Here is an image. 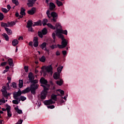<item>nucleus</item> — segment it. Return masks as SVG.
<instances>
[{
  "label": "nucleus",
  "mask_w": 124,
  "mask_h": 124,
  "mask_svg": "<svg viewBox=\"0 0 124 124\" xmlns=\"http://www.w3.org/2000/svg\"><path fill=\"white\" fill-rule=\"evenodd\" d=\"M7 88L8 90H10V86H9V83L6 84Z\"/></svg>",
  "instance_id": "69168bd1"
},
{
  "label": "nucleus",
  "mask_w": 124,
  "mask_h": 124,
  "mask_svg": "<svg viewBox=\"0 0 124 124\" xmlns=\"http://www.w3.org/2000/svg\"><path fill=\"white\" fill-rule=\"evenodd\" d=\"M40 83L42 85H46L48 84V80H47V79H46L45 78H44V77H42L40 79Z\"/></svg>",
  "instance_id": "423d86ee"
},
{
  "label": "nucleus",
  "mask_w": 124,
  "mask_h": 124,
  "mask_svg": "<svg viewBox=\"0 0 124 124\" xmlns=\"http://www.w3.org/2000/svg\"><path fill=\"white\" fill-rule=\"evenodd\" d=\"M57 96H58V95L53 94L51 95V99H52L53 100H55V101H57V99L58 98Z\"/></svg>",
  "instance_id": "c756f323"
},
{
  "label": "nucleus",
  "mask_w": 124,
  "mask_h": 124,
  "mask_svg": "<svg viewBox=\"0 0 124 124\" xmlns=\"http://www.w3.org/2000/svg\"><path fill=\"white\" fill-rule=\"evenodd\" d=\"M58 28H62V26H61V23H57L55 25V29H56V30H61V29H58Z\"/></svg>",
  "instance_id": "72a5a7b5"
},
{
  "label": "nucleus",
  "mask_w": 124,
  "mask_h": 124,
  "mask_svg": "<svg viewBox=\"0 0 124 124\" xmlns=\"http://www.w3.org/2000/svg\"><path fill=\"white\" fill-rule=\"evenodd\" d=\"M7 116H8V117H9V118L12 117V112H11V111H8V112H7Z\"/></svg>",
  "instance_id": "3c124183"
},
{
  "label": "nucleus",
  "mask_w": 124,
  "mask_h": 124,
  "mask_svg": "<svg viewBox=\"0 0 124 124\" xmlns=\"http://www.w3.org/2000/svg\"><path fill=\"white\" fill-rule=\"evenodd\" d=\"M54 103H55V102L53 101V100L52 99L45 100L44 102V104H45V105H46V106L51 105V104H54Z\"/></svg>",
  "instance_id": "0eeeda50"
},
{
  "label": "nucleus",
  "mask_w": 124,
  "mask_h": 124,
  "mask_svg": "<svg viewBox=\"0 0 124 124\" xmlns=\"http://www.w3.org/2000/svg\"><path fill=\"white\" fill-rule=\"evenodd\" d=\"M1 10L4 13H7V12H8V11L7 10V9H6L5 8H2L1 9Z\"/></svg>",
  "instance_id": "49530a36"
},
{
  "label": "nucleus",
  "mask_w": 124,
  "mask_h": 124,
  "mask_svg": "<svg viewBox=\"0 0 124 124\" xmlns=\"http://www.w3.org/2000/svg\"><path fill=\"white\" fill-rule=\"evenodd\" d=\"M28 78L30 82L32 80H34L35 78H34V76H33V74H32V73L31 72L29 73L28 74Z\"/></svg>",
  "instance_id": "9b49d317"
},
{
  "label": "nucleus",
  "mask_w": 124,
  "mask_h": 124,
  "mask_svg": "<svg viewBox=\"0 0 124 124\" xmlns=\"http://www.w3.org/2000/svg\"><path fill=\"white\" fill-rule=\"evenodd\" d=\"M47 26L48 27V28L51 29V30H56V27L53 26V25H52L51 23H47Z\"/></svg>",
  "instance_id": "a878e982"
},
{
  "label": "nucleus",
  "mask_w": 124,
  "mask_h": 124,
  "mask_svg": "<svg viewBox=\"0 0 124 124\" xmlns=\"http://www.w3.org/2000/svg\"><path fill=\"white\" fill-rule=\"evenodd\" d=\"M30 82L31 83L34 84V85H35V84H37V83H38V80L37 79H32Z\"/></svg>",
  "instance_id": "58836bf2"
},
{
  "label": "nucleus",
  "mask_w": 124,
  "mask_h": 124,
  "mask_svg": "<svg viewBox=\"0 0 124 124\" xmlns=\"http://www.w3.org/2000/svg\"><path fill=\"white\" fill-rule=\"evenodd\" d=\"M56 8V5L53 2L49 3V10L51 11H53Z\"/></svg>",
  "instance_id": "9d476101"
},
{
  "label": "nucleus",
  "mask_w": 124,
  "mask_h": 124,
  "mask_svg": "<svg viewBox=\"0 0 124 124\" xmlns=\"http://www.w3.org/2000/svg\"><path fill=\"white\" fill-rule=\"evenodd\" d=\"M61 38L62 40L61 44H62V46H63L65 48V47L67 46L68 43L66 39H64V36H63V35H60V38Z\"/></svg>",
  "instance_id": "39448f33"
},
{
  "label": "nucleus",
  "mask_w": 124,
  "mask_h": 124,
  "mask_svg": "<svg viewBox=\"0 0 124 124\" xmlns=\"http://www.w3.org/2000/svg\"><path fill=\"white\" fill-rule=\"evenodd\" d=\"M28 3H27V5H28L29 7H32L35 2L31 0H28Z\"/></svg>",
  "instance_id": "f8f14e48"
},
{
  "label": "nucleus",
  "mask_w": 124,
  "mask_h": 124,
  "mask_svg": "<svg viewBox=\"0 0 124 124\" xmlns=\"http://www.w3.org/2000/svg\"><path fill=\"white\" fill-rule=\"evenodd\" d=\"M41 87H43V88H44V90L42 91V92H44V93H48V92H47V91L49 90V89H48L46 86L41 84Z\"/></svg>",
  "instance_id": "4be33fe9"
},
{
  "label": "nucleus",
  "mask_w": 124,
  "mask_h": 124,
  "mask_svg": "<svg viewBox=\"0 0 124 124\" xmlns=\"http://www.w3.org/2000/svg\"><path fill=\"white\" fill-rule=\"evenodd\" d=\"M58 92H60V93L61 94H62V95H63V94H64V91H63V90L59 89Z\"/></svg>",
  "instance_id": "864d4df0"
},
{
  "label": "nucleus",
  "mask_w": 124,
  "mask_h": 124,
  "mask_svg": "<svg viewBox=\"0 0 124 124\" xmlns=\"http://www.w3.org/2000/svg\"><path fill=\"white\" fill-rule=\"evenodd\" d=\"M31 27H33V23H32V20H29L27 22L26 28H31Z\"/></svg>",
  "instance_id": "4468645a"
},
{
  "label": "nucleus",
  "mask_w": 124,
  "mask_h": 124,
  "mask_svg": "<svg viewBox=\"0 0 124 124\" xmlns=\"http://www.w3.org/2000/svg\"><path fill=\"white\" fill-rule=\"evenodd\" d=\"M46 46L47 43H46V42H44L40 45V48L42 49V50H44V48H46Z\"/></svg>",
  "instance_id": "5701e85b"
},
{
  "label": "nucleus",
  "mask_w": 124,
  "mask_h": 124,
  "mask_svg": "<svg viewBox=\"0 0 124 124\" xmlns=\"http://www.w3.org/2000/svg\"><path fill=\"white\" fill-rule=\"evenodd\" d=\"M30 91L32 94H34V95L36 93L35 91L36 90L34 88H32L31 87V88L30 89Z\"/></svg>",
  "instance_id": "e433bc0d"
},
{
  "label": "nucleus",
  "mask_w": 124,
  "mask_h": 124,
  "mask_svg": "<svg viewBox=\"0 0 124 124\" xmlns=\"http://www.w3.org/2000/svg\"><path fill=\"white\" fill-rule=\"evenodd\" d=\"M56 84L59 86H62L63 84V81L62 79H60V80L56 81Z\"/></svg>",
  "instance_id": "bb28decb"
},
{
  "label": "nucleus",
  "mask_w": 124,
  "mask_h": 124,
  "mask_svg": "<svg viewBox=\"0 0 124 124\" xmlns=\"http://www.w3.org/2000/svg\"><path fill=\"white\" fill-rule=\"evenodd\" d=\"M56 56H60L61 55V53H60V51H57L56 52Z\"/></svg>",
  "instance_id": "e2e57ef3"
},
{
  "label": "nucleus",
  "mask_w": 124,
  "mask_h": 124,
  "mask_svg": "<svg viewBox=\"0 0 124 124\" xmlns=\"http://www.w3.org/2000/svg\"><path fill=\"white\" fill-rule=\"evenodd\" d=\"M19 44V41L17 39H14L12 41V45L13 46H16Z\"/></svg>",
  "instance_id": "aec40b11"
},
{
  "label": "nucleus",
  "mask_w": 124,
  "mask_h": 124,
  "mask_svg": "<svg viewBox=\"0 0 124 124\" xmlns=\"http://www.w3.org/2000/svg\"><path fill=\"white\" fill-rule=\"evenodd\" d=\"M39 61L40 62H46V57L43 55L40 58H39Z\"/></svg>",
  "instance_id": "412c9836"
},
{
  "label": "nucleus",
  "mask_w": 124,
  "mask_h": 124,
  "mask_svg": "<svg viewBox=\"0 0 124 124\" xmlns=\"http://www.w3.org/2000/svg\"><path fill=\"white\" fill-rule=\"evenodd\" d=\"M47 23H48V19H44L42 22L43 26H45L46 25L47 26Z\"/></svg>",
  "instance_id": "473e14b6"
},
{
  "label": "nucleus",
  "mask_w": 124,
  "mask_h": 124,
  "mask_svg": "<svg viewBox=\"0 0 124 124\" xmlns=\"http://www.w3.org/2000/svg\"><path fill=\"white\" fill-rule=\"evenodd\" d=\"M33 42H38V37L35 36L33 38Z\"/></svg>",
  "instance_id": "09e8293b"
},
{
  "label": "nucleus",
  "mask_w": 124,
  "mask_h": 124,
  "mask_svg": "<svg viewBox=\"0 0 124 124\" xmlns=\"http://www.w3.org/2000/svg\"><path fill=\"white\" fill-rule=\"evenodd\" d=\"M4 18V15H3V14L0 13V21H2Z\"/></svg>",
  "instance_id": "a19ab883"
},
{
  "label": "nucleus",
  "mask_w": 124,
  "mask_h": 124,
  "mask_svg": "<svg viewBox=\"0 0 124 124\" xmlns=\"http://www.w3.org/2000/svg\"><path fill=\"white\" fill-rule=\"evenodd\" d=\"M41 20H39L36 22H34V24L33 25V27H35V26H42Z\"/></svg>",
  "instance_id": "b1692460"
},
{
  "label": "nucleus",
  "mask_w": 124,
  "mask_h": 124,
  "mask_svg": "<svg viewBox=\"0 0 124 124\" xmlns=\"http://www.w3.org/2000/svg\"><path fill=\"white\" fill-rule=\"evenodd\" d=\"M17 123H18V124H22V123H23V120L20 119L18 120V121Z\"/></svg>",
  "instance_id": "680f3d73"
},
{
  "label": "nucleus",
  "mask_w": 124,
  "mask_h": 124,
  "mask_svg": "<svg viewBox=\"0 0 124 124\" xmlns=\"http://www.w3.org/2000/svg\"><path fill=\"white\" fill-rule=\"evenodd\" d=\"M8 23H9V27H13V26H14V25H16V23H15V22H14V21H12V22H8Z\"/></svg>",
  "instance_id": "4c0bfd02"
},
{
  "label": "nucleus",
  "mask_w": 124,
  "mask_h": 124,
  "mask_svg": "<svg viewBox=\"0 0 124 124\" xmlns=\"http://www.w3.org/2000/svg\"><path fill=\"white\" fill-rule=\"evenodd\" d=\"M8 62H9V64L10 66H13V60L12 59L10 58L8 60Z\"/></svg>",
  "instance_id": "cd10ccee"
},
{
  "label": "nucleus",
  "mask_w": 124,
  "mask_h": 124,
  "mask_svg": "<svg viewBox=\"0 0 124 124\" xmlns=\"http://www.w3.org/2000/svg\"><path fill=\"white\" fill-rule=\"evenodd\" d=\"M62 54L64 56L66 54V50H63L62 51Z\"/></svg>",
  "instance_id": "338daca9"
},
{
  "label": "nucleus",
  "mask_w": 124,
  "mask_h": 124,
  "mask_svg": "<svg viewBox=\"0 0 124 124\" xmlns=\"http://www.w3.org/2000/svg\"><path fill=\"white\" fill-rule=\"evenodd\" d=\"M2 35H3V37H4L6 41H9V37H8V35H7V34H6L5 33H3Z\"/></svg>",
  "instance_id": "393cba45"
},
{
  "label": "nucleus",
  "mask_w": 124,
  "mask_h": 124,
  "mask_svg": "<svg viewBox=\"0 0 124 124\" xmlns=\"http://www.w3.org/2000/svg\"><path fill=\"white\" fill-rule=\"evenodd\" d=\"M42 32L44 35H45L47 34L48 32V31L47 30V29L46 28H44L43 30L42 31Z\"/></svg>",
  "instance_id": "7c9ffc66"
},
{
  "label": "nucleus",
  "mask_w": 124,
  "mask_h": 124,
  "mask_svg": "<svg viewBox=\"0 0 124 124\" xmlns=\"http://www.w3.org/2000/svg\"><path fill=\"white\" fill-rule=\"evenodd\" d=\"M35 8L32 7L30 10L28 11L27 13H28L29 15H33V14L35 13Z\"/></svg>",
  "instance_id": "6e6552de"
},
{
  "label": "nucleus",
  "mask_w": 124,
  "mask_h": 124,
  "mask_svg": "<svg viewBox=\"0 0 124 124\" xmlns=\"http://www.w3.org/2000/svg\"><path fill=\"white\" fill-rule=\"evenodd\" d=\"M6 110L7 111V112H10L11 111V107H10V106L8 105H6Z\"/></svg>",
  "instance_id": "f704fd0d"
},
{
  "label": "nucleus",
  "mask_w": 124,
  "mask_h": 124,
  "mask_svg": "<svg viewBox=\"0 0 124 124\" xmlns=\"http://www.w3.org/2000/svg\"><path fill=\"white\" fill-rule=\"evenodd\" d=\"M2 89H1V92L2 93V92L4 91H6V87L3 86L2 87Z\"/></svg>",
  "instance_id": "4d7b16f0"
},
{
  "label": "nucleus",
  "mask_w": 124,
  "mask_h": 124,
  "mask_svg": "<svg viewBox=\"0 0 124 124\" xmlns=\"http://www.w3.org/2000/svg\"><path fill=\"white\" fill-rule=\"evenodd\" d=\"M0 26L2 28H4L5 29V28H9V22H8L7 23H5L4 22H1Z\"/></svg>",
  "instance_id": "ddd939ff"
},
{
  "label": "nucleus",
  "mask_w": 124,
  "mask_h": 124,
  "mask_svg": "<svg viewBox=\"0 0 124 124\" xmlns=\"http://www.w3.org/2000/svg\"><path fill=\"white\" fill-rule=\"evenodd\" d=\"M24 69L25 72H28V71H29V67L27 66H24Z\"/></svg>",
  "instance_id": "13d9d810"
},
{
  "label": "nucleus",
  "mask_w": 124,
  "mask_h": 124,
  "mask_svg": "<svg viewBox=\"0 0 124 124\" xmlns=\"http://www.w3.org/2000/svg\"><path fill=\"white\" fill-rule=\"evenodd\" d=\"M47 93L42 92L41 93V100H44L46 99V97L47 96Z\"/></svg>",
  "instance_id": "1a4fd4ad"
},
{
  "label": "nucleus",
  "mask_w": 124,
  "mask_h": 124,
  "mask_svg": "<svg viewBox=\"0 0 124 124\" xmlns=\"http://www.w3.org/2000/svg\"><path fill=\"white\" fill-rule=\"evenodd\" d=\"M27 29H28V31H31V32H33V31H34L33 30V28H32V27L27 28Z\"/></svg>",
  "instance_id": "a18cd8bd"
},
{
  "label": "nucleus",
  "mask_w": 124,
  "mask_h": 124,
  "mask_svg": "<svg viewBox=\"0 0 124 124\" xmlns=\"http://www.w3.org/2000/svg\"><path fill=\"white\" fill-rule=\"evenodd\" d=\"M16 112L18 113V114H23V111H22L21 109L18 110Z\"/></svg>",
  "instance_id": "bf43d9fd"
},
{
  "label": "nucleus",
  "mask_w": 124,
  "mask_h": 124,
  "mask_svg": "<svg viewBox=\"0 0 124 124\" xmlns=\"http://www.w3.org/2000/svg\"><path fill=\"white\" fill-rule=\"evenodd\" d=\"M11 87H13L14 89H17V84L15 82H13Z\"/></svg>",
  "instance_id": "ea45409f"
},
{
  "label": "nucleus",
  "mask_w": 124,
  "mask_h": 124,
  "mask_svg": "<svg viewBox=\"0 0 124 124\" xmlns=\"http://www.w3.org/2000/svg\"><path fill=\"white\" fill-rule=\"evenodd\" d=\"M33 46L34 47H38V42H33Z\"/></svg>",
  "instance_id": "5fc2aeb1"
},
{
  "label": "nucleus",
  "mask_w": 124,
  "mask_h": 124,
  "mask_svg": "<svg viewBox=\"0 0 124 124\" xmlns=\"http://www.w3.org/2000/svg\"><path fill=\"white\" fill-rule=\"evenodd\" d=\"M52 36L54 39L53 42H56V34L54 32L52 33Z\"/></svg>",
  "instance_id": "c03bdc74"
},
{
  "label": "nucleus",
  "mask_w": 124,
  "mask_h": 124,
  "mask_svg": "<svg viewBox=\"0 0 124 124\" xmlns=\"http://www.w3.org/2000/svg\"><path fill=\"white\" fill-rule=\"evenodd\" d=\"M62 68H63V66H62L61 67H59L57 68V72H56L53 75V78L55 80H58L60 78V75H61V73L62 72Z\"/></svg>",
  "instance_id": "7ed1b4c3"
},
{
  "label": "nucleus",
  "mask_w": 124,
  "mask_h": 124,
  "mask_svg": "<svg viewBox=\"0 0 124 124\" xmlns=\"http://www.w3.org/2000/svg\"><path fill=\"white\" fill-rule=\"evenodd\" d=\"M20 98L21 101H25L27 99V98L24 96H20Z\"/></svg>",
  "instance_id": "79ce46f5"
},
{
  "label": "nucleus",
  "mask_w": 124,
  "mask_h": 124,
  "mask_svg": "<svg viewBox=\"0 0 124 124\" xmlns=\"http://www.w3.org/2000/svg\"><path fill=\"white\" fill-rule=\"evenodd\" d=\"M6 63H7V62H3L1 63V66H4V65H6Z\"/></svg>",
  "instance_id": "052dcab7"
},
{
  "label": "nucleus",
  "mask_w": 124,
  "mask_h": 124,
  "mask_svg": "<svg viewBox=\"0 0 124 124\" xmlns=\"http://www.w3.org/2000/svg\"><path fill=\"white\" fill-rule=\"evenodd\" d=\"M2 94L6 98H8V96H10V93H7V91H2Z\"/></svg>",
  "instance_id": "2eb2a0df"
},
{
  "label": "nucleus",
  "mask_w": 124,
  "mask_h": 124,
  "mask_svg": "<svg viewBox=\"0 0 124 124\" xmlns=\"http://www.w3.org/2000/svg\"><path fill=\"white\" fill-rule=\"evenodd\" d=\"M7 9H8V11L10 9H11V6H10V5L8 4L7 5Z\"/></svg>",
  "instance_id": "0e129e2a"
},
{
  "label": "nucleus",
  "mask_w": 124,
  "mask_h": 124,
  "mask_svg": "<svg viewBox=\"0 0 124 124\" xmlns=\"http://www.w3.org/2000/svg\"><path fill=\"white\" fill-rule=\"evenodd\" d=\"M30 92H31V89H30V87H27L21 91V94L22 93H30Z\"/></svg>",
  "instance_id": "dca6fc26"
},
{
  "label": "nucleus",
  "mask_w": 124,
  "mask_h": 124,
  "mask_svg": "<svg viewBox=\"0 0 124 124\" xmlns=\"http://www.w3.org/2000/svg\"><path fill=\"white\" fill-rule=\"evenodd\" d=\"M32 43H33L32 42H29V46H32Z\"/></svg>",
  "instance_id": "774afa93"
},
{
  "label": "nucleus",
  "mask_w": 124,
  "mask_h": 124,
  "mask_svg": "<svg viewBox=\"0 0 124 124\" xmlns=\"http://www.w3.org/2000/svg\"><path fill=\"white\" fill-rule=\"evenodd\" d=\"M18 91L17 92H15L13 93V98L17 100V101H21V98H18L19 96H21L22 95V91H21V89L18 88Z\"/></svg>",
  "instance_id": "f03ea898"
},
{
  "label": "nucleus",
  "mask_w": 124,
  "mask_h": 124,
  "mask_svg": "<svg viewBox=\"0 0 124 124\" xmlns=\"http://www.w3.org/2000/svg\"><path fill=\"white\" fill-rule=\"evenodd\" d=\"M65 34L67 35V30H63L62 29H57V32H56V35L59 38H61L60 35H62V34Z\"/></svg>",
  "instance_id": "20e7f679"
},
{
  "label": "nucleus",
  "mask_w": 124,
  "mask_h": 124,
  "mask_svg": "<svg viewBox=\"0 0 124 124\" xmlns=\"http://www.w3.org/2000/svg\"><path fill=\"white\" fill-rule=\"evenodd\" d=\"M46 15L50 19L51 17L52 18H51V22H52L53 23H56L57 22V19H58V14L55 12H51V14H50V11L48 10L46 11Z\"/></svg>",
  "instance_id": "f257e3e1"
},
{
  "label": "nucleus",
  "mask_w": 124,
  "mask_h": 124,
  "mask_svg": "<svg viewBox=\"0 0 124 124\" xmlns=\"http://www.w3.org/2000/svg\"><path fill=\"white\" fill-rule=\"evenodd\" d=\"M56 4H57L58 6H62V2L61 1H59L58 0H56Z\"/></svg>",
  "instance_id": "c9c22d12"
},
{
  "label": "nucleus",
  "mask_w": 124,
  "mask_h": 124,
  "mask_svg": "<svg viewBox=\"0 0 124 124\" xmlns=\"http://www.w3.org/2000/svg\"><path fill=\"white\" fill-rule=\"evenodd\" d=\"M26 11V9H24V8H21L20 10V15H22V16H25L26 15V13L25 12Z\"/></svg>",
  "instance_id": "6ab92c4d"
},
{
  "label": "nucleus",
  "mask_w": 124,
  "mask_h": 124,
  "mask_svg": "<svg viewBox=\"0 0 124 124\" xmlns=\"http://www.w3.org/2000/svg\"><path fill=\"white\" fill-rule=\"evenodd\" d=\"M46 70L47 72H52L53 70V67H52V65H50L49 66H47L46 67Z\"/></svg>",
  "instance_id": "f3484780"
},
{
  "label": "nucleus",
  "mask_w": 124,
  "mask_h": 124,
  "mask_svg": "<svg viewBox=\"0 0 124 124\" xmlns=\"http://www.w3.org/2000/svg\"><path fill=\"white\" fill-rule=\"evenodd\" d=\"M47 107L48 109H54V108H55V106L54 105L48 106Z\"/></svg>",
  "instance_id": "6e6d98bb"
},
{
  "label": "nucleus",
  "mask_w": 124,
  "mask_h": 124,
  "mask_svg": "<svg viewBox=\"0 0 124 124\" xmlns=\"http://www.w3.org/2000/svg\"><path fill=\"white\" fill-rule=\"evenodd\" d=\"M12 102H13V104H16V105H17V104H19V101H17L16 100H13L12 101Z\"/></svg>",
  "instance_id": "8fccbe9b"
},
{
  "label": "nucleus",
  "mask_w": 124,
  "mask_h": 124,
  "mask_svg": "<svg viewBox=\"0 0 124 124\" xmlns=\"http://www.w3.org/2000/svg\"><path fill=\"white\" fill-rule=\"evenodd\" d=\"M57 46L58 47V48H59V49H63V48H64V46H62V45H60V44H58Z\"/></svg>",
  "instance_id": "603ef678"
},
{
  "label": "nucleus",
  "mask_w": 124,
  "mask_h": 124,
  "mask_svg": "<svg viewBox=\"0 0 124 124\" xmlns=\"http://www.w3.org/2000/svg\"><path fill=\"white\" fill-rule=\"evenodd\" d=\"M5 30L7 32V33L8 34V35H11V34H12V31L9 29V28H5Z\"/></svg>",
  "instance_id": "a211bd4d"
},
{
  "label": "nucleus",
  "mask_w": 124,
  "mask_h": 124,
  "mask_svg": "<svg viewBox=\"0 0 124 124\" xmlns=\"http://www.w3.org/2000/svg\"><path fill=\"white\" fill-rule=\"evenodd\" d=\"M18 87L19 89H22V88H23V80H19Z\"/></svg>",
  "instance_id": "c85d7f7f"
},
{
  "label": "nucleus",
  "mask_w": 124,
  "mask_h": 124,
  "mask_svg": "<svg viewBox=\"0 0 124 124\" xmlns=\"http://www.w3.org/2000/svg\"><path fill=\"white\" fill-rule=\"evenodd\" d=\"M39 85L38 84H32V85L31 86V88L34 89L35 90H37L38 89Z\"/></svg>",
  "instance_id": "2f4dec72"
},
{
  "label": "nucleus",
  "mask_w": 124,
  "mask_h": 124,
  "mask_svg": "<svg viewBox=\"0 0 124 124\" xmlns=\"http://www.w3.org/2000/svg\"><path fill=\"white\" fill-rule=\"evenodd\" d=\"M38 35L39 37L41 38H42L43 37V33H42V32L41 31H38Z\"/></svg>",
  "instance_id": "37998d69"
},
{
  "label": "nucleus",
  "mask_w": 124,
  "mask_h": 124,
  "mask_svg": "<svg viewBox=\"0 0 124 124\" xmlns=\"http://www.w3.org/2000/svg\"><path fill=\"white\" fill-rule=\"evenodd\" d=\"M13 3H14L16 4V5H18L19 4V3L18 2L17 0H12Z\"/></svg>",
  "instance_id": "de8ad7c7"
}]
</instances>
